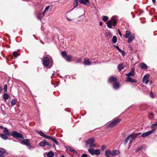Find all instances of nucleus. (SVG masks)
Returning <instances> with one entry per match:
<instances>
[{"mask_svg":"<svg viewBox=\"0 0 157 157\" xmlns=\"http://www.w3.org/2000/svg\"><path fill=\"white\" fill-rule=\"evenodd\" d=\"M118 32L119 34V35H120V36H122V34L119 29H118Z\"/></svg>","mask_w":157,"mask_h":157,"instance_id":"56","label":"nucleus"},{"mask_svg":"<svg viewBox=\"0 0 157 157\" xmlns=\"http://www.w3.org/2000/svg\"><path fill=\"white\" fill-rule=\"evenodd\" d=\"M72 58V57L70 55L66 56L65 58V59L67 61H70V60Z\"/></svg>","mask_w":157,"mask_h":157,"instance_id":"31","label":"nucleus"},{"mask_svg":"<svg viewBox=\"0 0 157 157\" xmlns=\"http://www.w3.org/2000/svg\"><path fill=\"white\" fill-rule=\"evenodd\" d=\"M45 154H46L47 155L48 157H54V156L53 152L51 151H49L47 154L45 153L44 155H45Z\"/></svg>","mask_w":157,"mask_h":157,"instance_id":"17","label":"nucleus"},{"mask_svg":"<svg viewBox=\"0 0 157 157\" xmlns=\"http://www.w3.org/2000/svg\"><path fill=\"white\" fill-rule=\"evenodd\" d=\"M49 7H50V6H47L45 10H45V11H47L48 10V9H49Z\"/></svg>","mask_w":157,"mask_h":157,"instance_id":"55","label":"nucleus"},{"mask_svg":"<svg viewBox=\"0 0 157 157\" xmlns=\"http://www.w3.org/2000/svg\"><path fill=\"white\" fill-rule=\"evenodd\" d=\"M47 141L45 139H44L39 144V145L41 146H44L46 145Z\"/></svg>","mask_w":157,"mask_h":157,"instance_id":"16","label":"nucleus"},{"mask_svg":"<svg viewBox=\"0 0 157 157\" xmlns=\"http://www.w3.org/2000/svg\"><path fill=\"white\" fill-rule=\"evenodd\" d=\"M135 139H136L135 137H134V136L132 137L131 139L130 140L129 142V144H131Z\"/></svg>","mask_w":157,"mask_h":157,"instance_id":"42","label":"nucleus"},{"mask_svg":"<svg viewBox=\"0 0 157 157\" xmlns=\"http://www.w3.org/2000/svg\"><path fill=\"white\" fill-rule=\"evenodd\" d=\"M88 155L87 154H83L81 157H87Z\"/></svg>","mask_w":157,"mask_h":157,"instance_id":"53","label":"nucleus"},{"mask_svg":"<svg viewBox=\"0 0 157 157\" xmlns=\"http://www.w3.org/2000/svg\"><path fill=\"white\" fill-rule=\"evenodd\" d=\"M78 6V2L77 0H75L73 3V6L74 7V9L75 8Z\"/></svg>","mask_w":157,"mask_h":157,"instance_id":"35","label":"nucleus"},{"mask_svg":"<svg viewBox=\"0 0 157 157\" xmlns=\"http://www.w3.org/2000/svg\"><path fill=\"white\" fill-rule=\"evenodd\" d=\"M152 116V117H150V116H149V118L150 119L152 118L153 117V114L152 113H151L150 114V116Z\"/></svg>","mask_w":157,"mask_h":157,"instance_id":"50","label":"nucleus"},{"mask_svg":"<svg viewBox=\"0 0 157 157\" xmlns=\"http://www.w3.org/2000/svg\"><path fill=\"white\" fill-rule=\"evenodd\" d=\"M126 81L127 82H136L137 81L135 79H132L130 76H127Z\"/></svg>","mask_w":157,"mask_h":157,"instance_id":"12","label":"nucleus"},{"mask_svg":"<svg viewBox=\"0 0 157 157\" xmlns=\"http://www.w3.org/2000/svg\"><path fill=\"white\" fill-rule=\"evenodd\" d=\"M117 37L115 36H113L112 38V42L113 43L115 44L117 42Z\"/></svg>","mask_w":157,"mask_h":157,"instance_id":"34","label":"nucleus"},{"mask_svg":"<svg viewBox=\"0 0 157 157\" xmlns=\"http://www.w3.org/2000/svg\"><path fill=\"white\" fill-rule=\"evenodd\" d=\"M92 60L91 59L90 61L89 59H85L84 62V64L87 65H90L91 64V61Z\"/></svg>","mask_w":157,"mask_h":157,"instance_id":"13","label":"nucleus"},{"mask_svg":"<svg viewBox=\"0 0 157 157\" xmlns=\"http://www.w3.org/2000/svg\"><path fill=\"white\" fill-rule=\"evenodd\" d=\"M7 85L6 84L4 85V90L5 91V93H6L7 91Z\"/></svg>","mask_w":157,"mask_h":157,"instance_id":"45","label":"nucleus"},{"mask_svg":"<svg viewBox=\"0 0 157 157\" xmlns=\"http://www.w3.org/2000/svg\"><path fill=\"white\" fill-rule=\"evenodd\" d=\"M119 52L121 53L123 55V56H124L125 55V52H124V51L123 50H121V51H119Z\"/></svg>","mask_w":157,"mask_h":157,"instance_id":"47","label":"nucleus"},{"mask_svg":"<svg viewBox=\"0 0 157 157\" xmlns=\"http://www.w3.org/2000/svg\"><path fill=\"white\" fill-rule=\"evenodd\" d=\"M6 151L5 149L2 148H0V153H6Z\"/></svg>","mask_w":157,"mask_h":157,"instance_id":"44","label":"nucleus"},{"mask_svg":"<svg viewBox=\"0 0 157 157\" xmlns=\"http://www.w3.org/2000/svg\"><path fill=\"white\" fill-rule=\"evenodd\" d=\"M67 148L70 151L75 154H77V153L76 151L74 149L71 147L69 146H68Z\"/></svg>","mask_w":157,"mask_h":157,"instance_id":"19","label":"nucleus"},{"mask_svg":"<svg viewBox=\"0 0 157 157\" xmlns=\"http://www.w3.org/2000/svg\"><path fill=\"white\" fill-rule=\"evenodd\" d=\"M126 33L125 35L124 36L125 38H128L130 36V35L131 34V33L129 30H126L125 32Z\"/></svg>","mask_w":157,"mask_h":157,"instance_id":"18","label":"nucleus"},{"mask_svg":"<svg viewBox=\"0 0 157 157\" xmlns=\"http://www.w3.org/2000/svg\"><path fill=\"white\" fill-rule=\"evenodd\" d=\"M114 46L117 49L118 51H121V49L119 48V47L118 46H116V45H114Z\"/></svg>","mask_w":157,"mask_h":157,"instance_id":"49","label":"nucleus"},{"mask_svg":"<svg viewBox=\"0 0 157 157\" xmlns=\"http://www.w3.org/2000/svg\"><path fill=\"white\" fill-rule=\"evenodd\" d=\"M121 120V119L119 118L116 119L108 125V127L111 128L114 127L120 122Z\"/></svg>","mask_w":157,"mask_h":157,"instance_id":"6","label":"nucleus"},{"mask_svg":"<svg viewBox=\"0 0 157 157\" xmlns=\"http://www.w3.org/2000/svg\"><path fill=\"white\" fill-rule=\"evenodd\" d=\"M1 153L0 154V157H3L5 155H4V153Z\"/></svg>","mask_w":157,"mask_h":157,"instance_id":"54","label":"nucleus"},{"mask_svg":"<svg viewBox=\"0 0 157 157\" xmlns=\"http://www.w3.org/2000/svg\"><path fill=\"white\" fill-rule=\"evenodd\" d=\"M43 64L45 67H48L49 64V58L47 57H45L43 60Z\"/></svg>","mask_w":157,"mask_h":157,"instance_id":"8","label":"nucleus"},{"mask_svg":"<svg viewBox=\"0 0 157 157\" xmlns=\"http://www.w3.org/2000/svg\"><path fill=\"white\" fill-rule=\"evenodd\" d=\"M100 151L96 149L95 150L94 154H95L97 155H98L100 154Z\"/></svg>","mask_w":157,"mask_h":157,"instance_id":"39","label":"nucleus"},{"mask_svg":"<svg viewBox=\"0 0 157 157\" xmlns=\"http://www.w3.org/2000/svg\"><path fill=\"white\" fill-rule=\"evenodd\" d=\"M3 132L5 135H9L11 134V133L9 132V130L6 128H4Z\"/></svg>","mask_w":157,"mask_h":157,"instance_id":"22","label":"nucleus"},{"mask_svg":"<svg viewBox=\"0 0 157 157\" xmlns=\"http://www.w3.org/2000/svg\"><path fill=\"white\" fill-rule=\"evenodd\" d=\"M119 151L117 150H114L113 151V155L116 156L119 154Z\"/></svg>","mask_w":157,"mask_h":157,"instance_id":"25","label":"nucleus"},{"mask_svg":"<svg viewBox=\"0 0 157 157\" xmlns=\"http://www.w3.org/2000/svg\"><path fill=\"white\" fill-rule=\"evenodd\" d=\"M121 120V119L119 118L116 119L108 125V127L111 128L114 127L120 122Z\"/></svg>","mask_w":157,"mask_h":157,"instance_id":"7","label":"nucleus"},{"mask_svg":"<svg viewBox=\"0 0 157 157\" xmlns=\"http://www.w3.org/2000/svg\"><path fill=\"white\" fill-rule=\"evenodd\" d=\"M142 147H138L136 150V152H138L141 149Z\"/></svg>","mask_w":157,"mask_h":157,"instance_id":"51","label":"nucleus"},{"mask_svg":"<svg viewBox=\"0 0 157 157\" xmlns=\"http://www.w3.org/2000/svg\"><path fill=\"white\" fill-rule=\"evenodd\" d=\"M21 141L22 142V144H23L27 146H29V144H30L29 140L28 139H24L21 140Z\"/></svg>","mask_w":157,"mask_h":157,"instance_id":"10","label":"nucleus"},{"mask_svg":"<svg viewBox=\"0 0 157 157\" xmlns=\"http://www.w3.org/2000/svg\"><path fill=\"white\" fill-rule=\"evenodd\" d=\"M150 96L152 98H154V94L152 91H151L149 94Z\"/></svg>","mask_w":157,"mask_h":157,"instance_id":"43","label":"nucleus"},{"mask_svg":"<svg viewBox=\"0 0 157 157\" xmlns=\"http://www.w3.org/2000/svg\"><path fill=\"white\" fill-rule=\"evenodd\" d=\"M116 78L113 77H111L109 78V82H116Z\"/></svg>","mask_w":157,"mask_h":157,"instance_id":"21","label":"nucleus"},{"mask_svg":"<svg viewBox=\"0 0 157 157\" xmlns=\"http://www.w3.org/2000/svg\"><path fill=\"white\" fill-rule=\"evenodd\" d=\"M94 141V140L93 138L89 139L85 141L86 144H89L90 147V148H92L93 147H95V145L93 143Z\"/></svg>","mask_w":157,"mask_h":157,"instance_id":"4","label":"nucleus"},{"mask_svg":"<svg viewBox=\"0 0 157 157\" xmlns=\"http://www.w3.org/2000/svg\"><path fill=\"white\" fill-rule=\"evenodd\" d=\"M120 86L119 83L118 82H115L113 85V87L115 89H118Z\"/></svg>","mask_w":157,"mask_h":157,"instance_id":"23","label":"nucleus"},{"mask_svg":"<svg viewBox=\"0 0 157 157\" xmlns=\"http://www.w3.org/2000/svg\"><path fill=\"white\" fill-rule=\"evenodd\" d=\"M140 67L141 69H146L147 68V65L143 63H142L140 65Z\"/></svg>","mask_w":157,"mask_h":157,"instance_id":"24","label":"nucleus"},{"mask_svg":"<svg viewBox=\"0 0 157 157\" xmlns=\"http://www.w3.org/2000/svg\"><path fill=\"white\" fill-rule=\"evenodd\" d=\"M152 129L151 131H148V136L150 135L151 133H153L155 131V128H152Z\"/></svg>","mask_w":157,"mask_h":157,"instance_id":"37","label":"nucleus"},{"mask_svg":"<svg viewBox=\"0 0 157 157\" xmlns=\"http://www.w3.org/2000/svg\"><path fill=\"white\" fill-rule=\"evenodd\" d=\"M37 19H39L40 20L41 18H42V17L40 18V16L38 15H37Z\"/></svg>","mask_w":157,"mask_h":157,"instance_id":"57","label":"nucleus"},{"mask_svg":"<svg viewBox=\"0 0 157 157\" xmlns=\"http://www.w3.org/2000/svg\"><path fill=\"white\" fill-rule=\"evenodd\" d=\"M133 134H134V133L131 134L125 139L124 142V144L125 145L127 144L130 138L133 136Z\"/></svg>","mask_w":157,"mask_h":157,"instance_id":"14","label":"nucleus"},{"mask_svg":"<svg viewBox=\"0 0 157 157\" xmlns=\"http://www.w3.org/2000/svg\"><path fill=\"white\" fill-rule=\"evenodd\" d=\"M46 11L44 10V11L42 13V14L43 16L45 15V13H46Z\"/></svg>","mask_w":157,"mask_h":157,"instance_id":"60","label":"nucleus"},{"mask_svg":"<svg viewBox=\"0 0 157 157\" xmlns=\"http://www.w3.org/2000/svg\"><path fill=\"white\" fill-rule=\"evenodd\" d=\"M119 70H121L124 69V67L122 64H119L118 67Z\"/></svg>","mask_w":157,"mask_h":157,"instance_id":"36","label":"nucleus"},{"mask_svg":"<svg viewBox=\"0 0 157 157\" xmlns=\"http://www.w3.org/2000/svg\"><path fill=\"white\" fill-rule=\"evenodd\" d=\"M0 136L3 139L6 140L8 139V137L2 133H0Z\"/></svg>","mask_w":157,"mask_h":157,"instance_id":"26","label":"nucleus"},{"mask_svg":"<svg viewBox=\"0 0 157 157\" xmlns=\"http://www.w3.org/2000/svg\"><path fill=\"white\" fill-rule=\"evenodd\" d=\"M147 136V132H145L142 135H141V137H144Z\"/></svg>","mask_w":157,"mask_h":157,"instance_id":"46","label":"nucleus"},{"mask_svg":"<svg viewBox=\"0 0 157 157\" xmlns=\"http://www.w3.org/2000/svg\"><path fill=\"white\" fill-rule=\"evenodd\" d=\"M47 145L50 147H51V145L49 143H48L47 142L46 143V145Z\"/></svg>","mask_w":157,"mask_h":157,"instance_id":"59","label":"nucleus"},{"mask_svg":"<svg viewBox=\"0 0 157 157\" xmlns=\"http://www.w3.org/2000/svg\"><path fill=\"white\" fill-rule=\"evenodd\" d=\"M35 131L37 133L39 134L40 136L43 137H44L45 138L54 141L56 144H58V142L54 138L46 135L41 131H39L38 130H36Z\"/></svg>","mask_w":157,"mask_h":157,"instance_id":"2","label":"nucleus"},{"mask_svg":"<svg viewBox=\"0 0 157 157\" xmlns=\"http://www.w3.org/2000/svg\"><path fill=\"white\" fill-rule=\"evenodd\" d=\"M28 147H29V149L30 150H32L33 148H34V147H33L31 145H30V144H29V146H27Z\"/></svg>","mask_w":157,"mask_h":157,"instance_id":"48","label":"nucleus"},{"mask_svg":"<svg viewBox=\"0 0 157 157\" xmlns=\"http://www.w3.org/2000/svg\"><path fill=\"white\" fill-rule=\"evenodd\" d=\"M103 25V23L102 22H100L99 23V25L101 26V25Z\"/></svg>","mask_w":157,"mask_h":157,"instance_id":"61","label":"nucleus"},{"mask_svg":"<svg viewBox=\"0 0 157 157\" xmlns=\"http://www.w3.org/2000/svg\"><path fill=\"white\" fill-rule=\"evenodd\" d=\"M106 37L108 38L111 37L112 36V34L109 31H108L106 32Z\"/></svg>","mask_w":157,"mask_h":157,"instance_id":"29","label":"nucleus"},{"mask_svg":"<svg viewBox=\"0 0 157 157\" xmlns=\"http://www.w3.org/2000/svg\"><path fill=\"white\" fill-rule=\"evenodd\" d=\"M108 19V17L107 16H104L102 18V20L104 21H106Z\"/></svg>","mask_w":157,"mask_h":157,"instance_id":"38","label":"nucleus"},{"mask_svg":"<svg viewBox=\"0 0 157 157\" xmlns=\"http://www.w3.org/2000/svg\"><path fill=\"white\" fill-rule=\"evenodd\" d=\"M17 100L16 99H12L11 101V104L12 106L14 105L17 102Z\"/></svg>","mask_w":157,"mask_h":157,"instance_id":"32","label":"nucleus"},{"mask_svg":"<svg viewBox=\"0 0 157 157\" xmlns=\"http://www.w3.org/2000/svg\"><path fill=\"white\" fill-rule=\"evenodd\" d=\"M152 82L151 81H150L149 84L150 85H151L152 84Z\"/></svg>","mask_w":157,"mask_h":157,"instance_id":"64","label":"nucleus"},{"mask_svg":"<svg viewBox=\"0 0 157 157\" xmlns=\"http://www.w3.org/2000/svg\"><path fill=\"white\" fill-rule=\"evenodd\" d=\"M88 151L89 153L91 155H94V152L95 151V150H94L93 149L90 148L88 150Z\"/></svg>","mask_w":157,"mask_h":157,"instance_id":"30","label":"nucleus"},{"mask_svg":"<svg viewBox=\"0 0 157 157\" xmlns=\"http://www.w3.org/2000/svg\"><path fill=\"white\" fill-rule=\"evenodd\" d=\"M121 120V119L119 118L116 119L108 125V127L111 128L114 127L120 122Z\"/></svg>","mask_w":157,"mask_h":157,"instance_id":"5","label":"nucleus"},{"mask_svg":"<svg viewBox=\"0 0 157 157\" xmlns=\"http://www.w3.org/2000/svg\"><path fill=\"white\" fill-rule=\"evenodd\" d=\"M81 59H78V60H77L75 62V63H78L79 62V61H81Z\"/></svg>","mask_w":157,"mask_h":157,"instance_id":"58","label":"nucleus"},{"mask_svg":"<svg viewBox=\"0 0 157 157\" xmlns=\"http://www.w3.org/2000/svg\"><path fill=\"white\" fill-rule=\"evenodd\" d=\"M118 19L116 17H113L111 19L109 20L107 22V25L109 29L113 28V27H114L117 24Z\"/></svg>","mask_w":157,"mask_h":157,"instance_id":"1","label":"nucleus"},{"mask_svg":"<svg viewBox=\"0 0 157 157\" xmlns=\"http://www.w3.org/2000/svg\"><path fill=\"white\" fill-rule=\"evenodd\" d=\"M78 1L81 4H83L86 6H89L90 4L89 0H78Z\"/></svg>","mask_w":157,"mask_h":157,"instance_id":"9","label":"nucleus"},{"mask_svg":"<svg viewBox=\"0 0 157 157\" xmlns=\"http://www.w3.org/2000/svg\"><path fill=\"white\" fill-rule=\"evenodd\" d=\"M11 135L15 138H24L23 136L21 133L15 131H13Z\"/></svg>","mask_w":157,"mask_h":157,"instance_id":"3","label":"nucleus"},{"mask_svg":"<svg viewBox=\"0 0 157 157\" xmlns=\"http://www.w3.org/2000/svg\"><path fill=\"white\" fill-rule=\"evenodd\" d=\"M105 148V147L104 146H103L101 147V149L103 150Z\"/></svg>","mask_w":157,"mask_h":157,"instance_id":"62","label":"nucleus"},{"mask_svg":"<svg viewBox=\"0 0 157 157\" xmlns=\"http://www.w3.org/2000/svg\"><path fill=\"white\" fill-rule=\"evenodd\" d=\"M153 3H155V0H152Z\"/></svg>","mask_w":157,"mask_h":157,"instance_id":"63","label":"nucleus"},{"mask_svg":"<svg viewBox=\"0 0 157 157\" xmlns=\"http://www.w3.org/2000/svg\"><path fill=\"white\" fill-rule=\"evenodd\" d=\"M125 75L127 76L134 77V71L132 69L129 73L126 74Z\"/></svg>","mask_w":157,"mask_h":157,"instance_id":"11","label":"nucleus"},{"mask_svg":"<svg viewBox=\"0 0 157 157\" xmlns=\"http://www.w3.org/2000/svg\"><path fill=\"white\" fill-rule=\"evenodd\" d=\"M134 39V36L133 35H132L128 37V43H131L133 40Z\"/></svg>","mask_w":157,"mask_h":157,"instance_id":"15","label":"nucleus"},{"mask_svg":"<svg viewBox=\"0 0 157 157\" xmlns=\"http://www.w3.org/2000/svg\"><path fill=\"white\" fill-rule=\"evenodd\" d=\"M105 152L107 153L108 154H109L110 155H113V151L108 150H106L105 151Z\"/></svg>","mask_w":157,"mask_h":157,"instance_id":"40","label":"nucleus"},{"mask_svg":"<svg viewBox=\"0 0 157 157\" xmlns=\"http://www.w3.org/2000/svg\"><path fill=\"white\" fill-rule=\"evenodd\" d=\"M143 83L144 84H147V74L145 75L143 79Z\"/></svg>","mask_w":157,"mask_h":157,"instance_id":"20","label":"nucleus"},{"mask_svg":"<svg viewBox=\"0 0 157 157\" xmlns=\"http://www.w3.org/2000/svg\"><path fill=\"white\" fill-rule=\"evenodd\" d=\"M105 155L107 157H111V155H110L109 154H108L107 153L105 152Z\"/></svg>","mask_w":157,"mask_h":157,"instance_id":"52","label":"nucleus"},{"mask_svg":"<svg viewBox=\"0 0 157 157\" xmlns=\"http://www.w3.org/2000/svg\"><path fill=\"white\" fill-rule=\"evenodd\" d=\"M61 54L62 56L64 58L67 56V53L65 51H64L62 52H61Z\"/></svg>","mask_w":157,"mask_h":157,"instance_id":"33","label":"nucleus"},{"mask_svg":"<svg viewBox=\"0 0 157 157\" xmlns=\"http://www.w3.org/2000/svg\"><path fill=\"white\" fill-rule=\"evenodd\" d=\"M133 133H134V134H133V135H134V137H135V138H139L141 137V133H135L134 132H133Z\"/></svg>","mask_w":157,"mask_h":157,"instance_id":"27","label":"nucleus"},{"mask_svg":"<svg viewBox=\"0 0 157 157\" xmlns=\"http://www.w3.org/2000/svg\"><path fill=\"white\" fill-rule=\"evenodd\" d=\"M13 56L15 57H17V56H19V55L18 54V53L15 51L13 52Z\"/></svg>","mask_w":157,"mask_h":157,"instance_id":"41","label":"nucleus"},{"mask_svg":"<svg viewBox=\"0 0 157 157\" xmlns=\"http://www.w3.org/2000/svg\"><path fill=\"white\" fill-rule=\"evenodd\" d=\"M9 97V95H8L7 94L5 93L4 92V94L3 96V99L5 100H7L8 99Z\"/></svg>","mask_w":157,"mask_h":157,"instance_id":"28","label":"nucleus"}]
</instances>
